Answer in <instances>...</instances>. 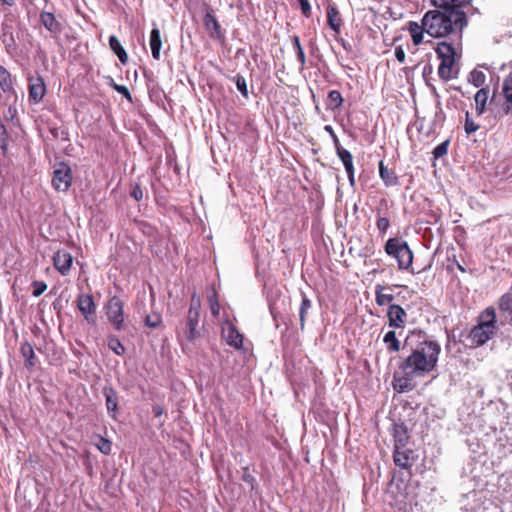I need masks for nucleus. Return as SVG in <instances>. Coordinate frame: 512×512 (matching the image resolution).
Segmentation results:
<instances>
[{
  "instance_id": "nucleus-6",
  "label": "nucleus",
  "mask_w": 512,
  "mask_h": 512,
  "mask_svg": "<svg viewBox=\"0 0 512 512\" xmlns=\"http://www.w3.org/2000/svg\"><path fill=\"white\" fill-rule=\"evenodd\" d=\"M433 10L454 17L468 19L466 9L472 5V0H429Z\"/></svg>"
},
{
  "instance_id": "nucleus-55",
  "label": "nucleus",
  "mask_w": 512,
  "mask_h": 512,
  "mask_svg": "<svg viewBox=\"0 0 512 512\" xmlns=\"http://www.w3.org/2000/svg\"><path fill=\"white\" fill-rule=\"evenodd\" d=\"M348 176V180L351 186L355 185V175H354V169H351V172H346Z\"/></svg>"
},
{
  "instance_id": "nucleus-48",
  "label": "nucleus",
  "mask_w": 512,
  "mask_h": 512,
  "mask_svg": "<svg viewBox=\"0 0 512 512\" xmlns=\"http://www.w3.org/2000/svg\"><path fill=\"white\" fill-rule=\"evenodd\" d=\"M297 1H298L299 5H300L302 14L305 17H310V15H311V6H310L309 1L308 0H297Z\"/></svg>"
},
{
  "instance_id": "nucleus-5",
  "label": "nucleus",
  "mask_w": 512,
  "mask_h": 512,
  "mask_svg": "<svg viewBox=\"0 0 512 512\" xmlns=\"http://www.w3.org/2000/svg\"><path fill=\"white\" fill-rule=\"evenodd\" d=\"M385 252L395 258L398 262V268L408 270L413 263V252L406 241L399 238H390L385 244Z\"/></svg>"
},
{
  "instance_id": "nucleus-50",
  "label": "nucleus",
  "mask_w": 512,
  "mask_h": 512,
  "mask_svg": "<svg viewBox=\"0 0 512 512\" xmlns=\"http://www.w3.org/2000/svg\"><path fill=\"white\" fill-rule=\"evenodd\" d=\"M113 88L118 92L120 93L121 95H123L125 98L131 100V94L128 90V88L126 86H123V85H117V84H114L113 85Z\"/></svg>"
},
{
  "instance_id": "nucleus-27",
  "label": "nucleus",
  "mask_w": 512,
  "mask_h": 512,
  "mask_svg": "<svg viewBox=\"0 0 512 512\" xmlns=\"http://www.w3.org/2000/svg\"><path fill=\"white\" fill-rule=\"evenodd\" d=\"M301 294H302V301H301V305L299 308V320H300V329L304 330L306 317L308 315V312L312 308V302L303 292Z\"/></svg>"
},
{
  "instance_id": "nucleus-15",
  "label": "nucleus",
  "mask_w": 512,
  "mask_h": 512,
  "mask_svg": "<svg viewBox=\"0 0 512 512\" xmlns=\"http://www.w3.org/2000/svg\"><path fill=\"white\" fill-rule=\"evenodd\" d=\"M401 373H395L393 376L394 389L399 393L411 391L415 386L413 380L419 375L410 374L408 371H401Z\"/></svg>"
},
{
  "instance_id": "nucleus-26",
  "label": "nucleus",
  "mask_w": 512,
  "mask_h": 512,
  "mask_svg": "<svg viewBox=\"0 0 512 512\" xmlns=\"http://www.w3.org/2000/svg\"><path fill=\"white\" fill-rule=\"evenodd\" d=\"M20 352L25 359V366L31 368L35 366V353L32 345L28 342L21 343Z\"/></svg>"
},
{
  "instance_id": "nucleus-37",
  "label": "nucleus",
  "mask_w": 512,
  "mask_h": 512,
  "mask_svg": "<svg viewBox=\"0 0 512 512\" xmlns=\"http://www.w3.org/2000/svg\"><path fill=\"white\" fill-rule=\"evenodd\" d=\"M377 229L381 234H385L390 226V221L387 217L381 216V210H377V221H376Z\"/></svg>"
},
{
  "instance_id": "nucleus-41",
  "label": "nucleus",
  "mask_w": 512,
  "mask_h": 512,
  "mask_svg": "<svg viewBox=\"0 0 512 512\" xmlns=\"http://www.w3.org/2000/svg\"><path fill=\"white\" fill-rule=\"evenodd\" d=\"M448 146H449V140H445L444 142L437 145L432 152L434 158L438 159V158H441L444 155H446L448 152Z\"/></svg>"
},
{
  "instance_id": "nucleus-31",
  "label": "nucleus",
  "mask_w": 512,
  "mask_h": 512,
  "mask_svg": "<svg viewBox=\"0 0 512 512\" xmlns=\"http://www.w3.org/2000/svg\"><path fill=\"white\" fill-rule=\"evenodd\" d=\"M336 153L337 156L340 158L341 162L343 163L345 171L351 172V169H354L352 154L343 147L338 148L336 150Z\"/></svg>"
},
{
  "instance_id": "nucleus-9",
  "label": "nucleus",
  "mask_w": 512,
  "mask_h": 512,
  "mask_svg": "<svg viewBox=\"0 0 512 512\" xmlns=\"http://www.w3.org/2000/svg\"><path fill=\"white\" fill-rule=\"evenodd\" d=\"M72 183V172L68 164L61 162L55 165L52 185L57 191L65 192Z\"/></svg>"
},
{
  "instance_id": "nucleus-46",
  "label": "nucleus",
  "mask_w": 512,
  "mask_h": 512,
  "mask_svg": "<svg viewBox=\"0 0 512 512\" xmlns=\"http://www.w3.org/2000/svg\"><path fill=\"white\" fill-rule=\"evenodd\" d=\"M32 285L34 288L33 296L35 297H39L47 289V285L43 281H34Z\"/></svg>"
},
{
  "instance_id": "nucleus-34",
  "label": "nucleus",
  "mask_w": 512,
  "mask_h": 512,
  "mask_svg": "<svg viewBox=\"0 0 512 512\" xmlns=\"http://www.w3.org/2000/svg\"><path fill=\"white\" fill-rule=\"evenodd\" d=\"M201 300L200 297L193 293L190 301L188 314L190 316L200 317Z\"/></svg>"
},
{
  "instance_id": "nucleus-29",
  "label": "nucleus",
  "mask_w": 512,
  "mask_h": 512,
  "mask_svg": "<svg viewBox=\"0 0 512 512\" xmlns=\"http://www.w3.org/2000/svg\"><path fill=\"white\" fill-rule=\"evenodd\" d=\"M488 88H481L477 93L475 94V106H476V112L478 115H481L484 113L486 108V103L488 100Z\"/></svg>"
},
{
  "instance_id": "nucleus-52",
  "label": "nucleus",
  "mask_w": 512,
  "mask_h": 512,
  "mask_svg": "<svg viewBox=\"0 0 512 512\" xmlns=\"http://www.w3.org/2000/svg\"><path fill=\"white\" fill-rule=\"evenodd\" d=\"M296 56H297L298 61L301 64V67H304V65L306 63V58H305V53H304V50L302 47H299V49L296 51Z\"/></svg>"
},
{
  "instance_id": "nucleus-23",
  "label": "nucleus",
  "mask_w": 512,
  "mask_h": 512,
  "mask_svg": "<svg viewBox=\"0 0 512 512\" xmlns=\"http://www.w3.org/2000/svg\"><path fill=\"white\" fill-rule=\"evenodd\" d=\"M390 288L377 285L375 288V301L378 306L390 305L394 300V295L392 293H386V290Z\"/></svg>"
},
{
  "instance_id": "nucleus-57",
  "label": "nucleus",
  "mask_w": 512,
  "mask_h": 512,
  "mask_svg": "<svg viewBox=\"0 0 512 512\" xmlns=\"http://www.w3.org/2000/svg\"><path fill=\"white\" fill-rule=\"evenodd\" d=\"M153 412H154L155 416H160L163 413V409L160 406H154Z\"/></svg>"
},
{
  "instance_id": "nucleus-22",
  "label": "nucleus",
  "mask_w": 512,
  "mask_h": 512,
  "mask_svg": "<svg viewBox=\"0 0 512 512\" xmlns=\"http://www.w3.org/2000/svg\"><path fill=\"white\" fill-rule=\"evenodd\" d=\"M327 22L332 30L335 32H339L342 26V19L340 17L339 11L335 6L329 5L327 7Z\"/></svg>"
},
{
  "instance_id": "nucleus-38",
  "label": "nucleus",
  "mask_w": 512,
  "mask_h": 512,
  "mask_svg": "<svg viewBox=\"0 0 512 512\" xmlns=\"http://www.w3.org/2000/svg\"><path fill=\"white\" fill-rule=\"evenodd\" d=\"M144 322L149 328H157L162 322V317L159 313L149 314L145 317Z\"/></svg>"
},
{
  "instance_id": "nucleus-17",
  "label": "nucleus",
  "mask_w": 512,
  "mask_h": 512,
  "mask_svg": "<svg viewBox=\"0 0 512 512\" xmlns=\"http://www.w3.org/2000/svg\"><path fill=\"white\" fill-rule=\"evenodd\" d=\"M40 21L52 35L57 36L62 32L61 23L56 20L52 13L42 11L40 13Z\"/></svg>"
},
{
  "instance_id": "nucleus-58",
  "label": "nucleus",
  "mask_w": 512,
  "mask_h": 512,
  "mask_svg": "<svg viewBox=\"0 0 512 512\" xmlns=\"http://www.w3.org/2000/svg\"><path fill=\"white\" fill-rule=\"evenodd\" d=\"M0 2L8 5V6H13L15 4V0H0Z\"/></svg>"
},
{
  "instance_id": "nucleus-12",
  "label": "nucleus",
  "mask_w": 512,
  "mask_h": 512,
  "mask_svg": "<svg viewBox=\"0 0 512 512\" xmlns=\"http://www.w3.org/2000/svg\"><path fill=\"white\" fill-rule=\"evenodd\" d=\"M222 336L229 346L235 349L242 348L243 335L229 320H226L222 325Z\"/></svg>"
},
{
  "instance_id": "nucleus-36",
  "label": "nucleus",
  "mask_w": 512,
  "mask_h": 512,
  "mask_svg": "<svg viewBox=\"0 0 512 512\" xmlns=\"http://www.w3.org/2000/svg\"><path fill=\"white\" fill-rule=\"evenodd\" d=\"M108 347L117 355H122L125 348L116 336H109Z\"/></svg>"
},
{
  "instance_id": "nucleus-3",
  "label": "nucleus",
  "mask_w": 512,
  "mask_h": 512,
  "mask_svg": "<svg viewBox=\"0 0 512 512\" xmlns=\"http://www.w3.org/2000/svg\"><path fill=\"white\" fill-rule=\"evenodd\" d=\"M496 331V312L493 307H488L478 316L477 325L471 329L468 339L472 344L481 346L488 342Z\"/></svg>"
},
{
  "instance_id": "nucleus-35",
  "label": "nucleus",
  "mask_w": 512,
  "mask_h": 512,
  "mask_svg": "<svg viewBox=\"0 0 512 512\" xmlns=\"http://www.w3.org/2000/svg\"><path fill=\"white\" fill-rule=\"evenodd\" d=\"M408 440L407 431L403 429L402 427H396L394 430V447L399 446H406V442Z\"/></svg>"
},
{
  "instance_id": "nucleus-19",
  "label": "nucleus",
  "mask_w": 512,
  "mask_h": 512,
  "mask_svg": "<svg viewBox=\"0 0 512 512\" xmlns=\"http://www.w3.org/2000/svg\"><path fill=\"white\" fill-rule=\"evenodd\" d=\"M204 26L212 38L220 39L222 37L221 27L215 16L207 12L203 19Z\"/></svg>"
},
{
  "instance_id": "nucleus-4",
  "label": "nucleus",
  "mask_w": 512,
  "mask_h": 512,
  "mask_svg": "<svg viewBox=\"0 0 512 512\" xmlns=\"http://www.w3.org/2000/svg\"><path fill=\"white\" fill-rule=\"evenodd\" d=\"M461 47V44H456V41L451 39V42H439L435 49L441 63L438 67V75L444 80L448 81L453 79V66L455 63L456 50Z\"/></svg>"
},
{
  "instance_id": "nucleus-59",
  "label": "nucleus",
  "mask_w": 512,
  "mask_h": 512,
  "mask_svg": "<svg viewBox=\"0 0 512 512\" xmlns=\"http://www.w3.org/2000/svg\"><path fill=\"white\" fill-rule=\"evenodd\" d=\"M512 111V107L507 105L506 108H505V113L508 114Z\"/></svg>"
},
{
  "instance_id": "nucleus-51",
  "label": "nucleus",
  "mask_w": 512,
  "mask_h": 512,
  "mask_svg": "<svg viewBox=\"0 0 512 512\" xmlns=\"http://www.w3.org/2000/svg\"><path fill=\"white\" fill-rule=\"evenodd\" d=\"M395 57L400 63L405 62L406 54L401 46L395 48Z\"/></svg>"
},
{
  "instance_id": "nucleus-13",
  "label": "nucleus",
  "mask_w": 512,
  "mask_h": 512,
  "mask_svg": "<svg viewBox=\"0 0 512 512\" xmlns=\"http://www.w3.org/2000/svg\"><path fill=\"white\" fill-rule=\"evenodd\" d=\"M28 82L29 100L35 104L39 103L46 94V85L43 78L40 76L29 77Z\"/></svg>"
},
{
  "instance_id": "nucleus-18",
  "label": "nucleus",
  "mask_w": 512,
  "mask_h": 512,
  "mask_svg": "<svg viewBox=\"0 0 512 512\" xmlns=\"http://www.w3.org/2000/svg\"><path fill=\"white\" fill-rule=\"evenodd\" d=\"M103 394L105 397L107 411L113 418H115L118 409L117 392L112 387L106 386L103 388Z\"/></svg>"
},
{
  "instance_id": "nucleus-7",
  "label": "nucleus",
  "mask_w": 512,
  "mask_h": 512,
  "mask_svg": "<svg viewBox=\"0 0 512 512\" xmlns=\"http://www.w3.org/2000/svg\"><path fill=\"white\" fill-rule=\"evenodd\" d=\"M177 337L182 345L198 340L201 337L199 317L187 315L177 329Z\"/></svg>"
},
{
  "instance_id": "nucleus-47",
  "label": "nucleus",
  "mask_w": 512,
  "mask_h": 512,
  "mask_svg": "<svg viewBox=\"0 0 512 512\" xmlns=\"http://www.w3.org/2000/svg\"><path fill=\"white\" fill-rule=\"evenodd\" d=\"M407 29L410 33V36L412 37V35H415L417 33H420L421 31H424V25L422 23L419 24L417 22L410 21L408 23Z\"/></svg>"
},
{
  "instance_id": "nucleus-56",
  "label": "nucleus",
  "mask_w": 512,
  "mask_h": 512,
  "mask_svg": "<svg viewBox=\"0 0 512 512\" xmlns=\"http://www.w3.org/2000/svg\"><path fill=\"white\" fill-rule=\"evenodd\" d=\"M293 45H294L295 51H297L299 49V47H302L298 36L293 37Z\"/></svg>"
},
{
  "instance_id": "nucleus-30",
  "label": "nucleus",
  "mask_w": 512,
  "mask_h": 512,
  "mask_svg": "<svg viewBox=\"0 0 512 512\" xmlns=\"http://www.w3.org/2000/svg\"><path fill=\"white\" fill-rule=\"evenodd\" d=\"M0 87L7 93L13 90V81L9 71L0 65Z\"/></svg>"
},
{
  "instance_id": "nucleus-10",
  "label": "nucleus",
  "mask_w": 512,
  "mask_h": 512,
  "mask_svg": "<svg viewBox=\"0 0 512 512\" xmlns=\"http://www.w3.org/2000/svg\"><path fill=\"white\" fill-rule=\"evenodd\" d=\"M77 307L89 324L96 323V304L90 294H80L77 297Z\"/></svg>"
},
{
  "instance_id": "nucleus-21",
  "label": "nucleus",
  "mask_w": 512,
  "mask_h": 512,
  "mask_svg": "<svg viewBox=\"0 0 512 512\" xmlns=\"http://www.w3.org/2000/svg\"><path fill=\"white\" fill-rule=\"evenodd\" d=\"M379 176L386 186H395L398 184V177L393 170L388 169L383 161L379 162Z\"/></svg>"
},
{
  "instance_id": "nucleus-24",
  "label": "nucleus",
  "mask_w": 512,
  "mask_h": 512,
  "mask_svg": "<svg viewBox=\"0 0 512 512\" xmlns=\"http://www.w3.org/2000/svg\"><path fill=\"white\" fill-rule=\"evenodd\" d=\"M383 342L386 345V349L389 353H396L400 351L401 343L398 340L394 330H390L384 335Z\"/></svg>"
},
{
  "instance_id": "nucleus-25",
  "label": "nucleus",
  "mask_w": 512,
  "mask_h": 512,
  "mask_svg": "<svg viewBox=\"0 0 512 512\" xmlns=\"http://www.w3.org/2000/svg\"><path fill=\"white\" fill-rule=\"evenodd\" d=\"M109 46L110 49L117 55L121 63L126 64L128 61V55L121 45L119 39L115 35L109 37Z\"/></svg>"
},
{
  "instance_id": "nucleus-45",
  "label": "nucleus",
  "mask_w": 512,
  "mask_h": 512,
  "mask_svg": "<svg viewBox=\"0 0 512 512\" xmlns=\"http://www.w3.org/2000/svg\"><path fill=\"white\" fill-rule=\"evenodd\" d=\"M242 480L248 485H250L252 490L255 488L257 483L255 477L249 472L248 467L244 468Z\"/></svg>"
},
{
  "instance_id": "nucleus-49",
  "label": "nucleus",
  "mask_w": 512,
  "mask_h": 512,
  "mask_svg": "<svg viewBox=\"0 0 512 512\" xmlns=\"http://www.w3.org/2000/svg\"><path fill=\"white\" fill-rule=\"evenodd\" d=\"M324 130H325L326 132H328V133H329L330 137H331V138H332V140H333V143H334V146H335V149H336V150H337L338 148L342 147V146L340 145V141H339V139H338L337 135L335 134V132H334V130H333V128H332V126H331V125H326V126L324 127Z\"/></svg>"
},
{
  "instance_id": "nucleus-53",
  "label": "nucleus",
  "mask_w": 512,
  "mask_h": 512,
  "mask_svg": "<svg viewBox=\"0 0 512 512\" xmlns=\"http://www.w3.org/2000/svg\"><path fill=\"white\" fill-rule=\"evenodd\" d=\"M425 31H421L420 33H417L415 35H412V42L415 46L420 45L423 42V33Z\"/></svg>"
},
{
  "instance_id": "nucleus-2",
  "label": "nucleus",
  "mask_w": 512,
  "mask_h": 512,
  "mask_svg": "<svg viewBox=\"0 0 512 512\" xmlns=\"http://www.w3.org/2000/svg\"><path fill=\"white\" fill-rule=\"evenodd\" d=\"M440 352L441 346L437 341L424 340L400 363L399 369L424 376L436 367Z\"/></svg>"
},
{
  "instance_id": "nucleus-1",
  "label": "nucleus",
  "mask_w": 512,
  "mask_h": 512,
  "mask_svg": "<svg viewBox=\"0 0 512 512\" xmlns=\"http://www.w3.org/2000/svg\"><path fill=\"white\" fill-rule=\"evenodd\" d=\"M424 31L433 38H450L462 44L463 31L468 19L443 14L438 10H428L422 17Z\"/></svg>"
},
{
  "instance_id": "nucleus-44",
  "label": "nucleus",
  "mask_w": 512,
  "mask_h": 512,
  "mask_svg": "<svg viewBox=\"0 0 512 512\" xmlns=\"http://www.w3.org/2000/svg\"><path fill=\"white\" fill-rule=\"evenodd\" d=\"M499 308L502 311H510L512 312V297L509 295H504L500 298Z\"/></svg>"
},
{
  "instance_id": "nucleus-42",
  "label": "nucleus",
  "mask_w": 512,
  "mask_h": 512,
  "mask_svg": "<svg viewBox=\"0 0 512 512\" xmlns=\"http://www.w3.org/2000/svg\"><path fill=\"white\" fill-rule=\"evenodd\" d=\"M97 448L103 453V454H109L111 452L112 444L109 440L99 437L98 442L96 443Z\"/></svg>"
},
{
  "instance_id": "nucleus-28",
  "label": "nucleus",
  "mask_w": 512,
  "mask_h": 512,
  "mask_svg": "<svg viewBox=\"0 0 512 512\" xmlns=\"http://www.w3.org/2000/svg\"><path fill=\"white\" fill-rule=\"evenodd\" d=\"M343 102L344 99L338 90H331L328 93L326 101L327 109L332 111L338 110L342 106Z\"/></svg>"
},
{
  "instance_id": "nucleus-20",
  "label": "nucleus",
  "mask_w": 512,
  "mask_h": 512,
  "mask_svg": "<svg viewBox=\"0 0 512 512\" xmlns=\"http://www.w3.org/2000/svg\"><path fill=\"white\" fill-rule=\"evenodd\" d=\"M149 44L153 58L159 60L162 40L160 30L156 26L151 30Z\"/></svg>"
},
{
  "instance_id": "nucleus-60",
  "label": "nucleus",
  "mask_w": 512,
  "mask_h": 512,
  "mask_svg": "<svg viewBox=\"0 0 512 512\" xmlns=\"http://www.w3.org/2000/svg\"><path fill=\"white\" fill-rule=\"evenodd\" d=\"M51 132H52V134H53L55 137H57V136H58V131H57V129H56V128L51 129Z\"/></svg>"
},
{
  "instance_id": "nucleus-43",
  "label": "nucleus",
  "mask_w": 512,
  "mask_h": 512,
  "mask_svg": "<svg viewBox=\"0 0 512 512\" xmlns=\"http://www.w3.org/2000/svg\"><path fill=\"white\" fill-rule=\"evenodd\" d=\"M464 129H465V132L467 134H472L474 132H476L478 129H479V125H477L471 118H470V115L469 113L467 112L466 113V118H465V124H464Z\"/></svg>"
},
{
  "instance_id": "nucleus-32",
  "label": "nucleus",
  "mask_w": 512,
  "mask_h": 512,
  "mask_svg": "<svg viewBox=\"0 0 512 512\" xmlns=\"http://www.w3.org/2000/svg\"><path fill=\"white\" fill-rule=\"evenodd\" d=\"M210 311L213 316H218L220 313V304L217 298V292L215 289H212L211 292L207 296Z\"/></svg>"
},
{
  "instance_id": "nucleus-11",
  "label": "nucleus",
  "mask_w": 512,
  "mask_h": 512,
  "mask_svg": "<svg viewBox=\"0 0 512 512\" xmlns=\"http://www.w3.org/2000/svg\"><path fill=\"white\" fill-rule=\"evenodd\" d=\"M393 460L398 467L410 469L417 460V455L412 449L401 446L400 444L394 447Z\"/></svg>"
},
{
  "instance_id": "nucleus-54",
  "label": "nucleus",
  "mask_w": 512,
  "mask_h": 512,
  "mask_svg": "<svg viewBox=\"0 0 512 512\" xmlns=\"http://www.w3.org/2000/svg\"><path fill=\"white\" fill-rule=\"evenodd\" d=\"M131 196L134 197L137 201L141 200L143 197V192L139 186H136L131 192Z\"/></svg>"
},
{
  "instance_id": "nucleus-16",
  "label": "nucleus",
  "mask_w": 512,
  "mask_h": 512,
  "mask_svg": "<svg viewBox=\"0 0 512 512\" xmlns=\"http://www.w3.org/2000/svg\"><path fill=\"white\" fill-rule=\"evenodd\" d=\"M53 262L55 268L62 275H66L70 271L71 265L73 263V257L69 252L65 250H59L55 253Z\"/></svg>"
},
{
  "instance_id": "nucleus-39",
  "label": "nucleus",
  "mask_w": 512,
  "mask_h": 512,
  "mask_svg": "<svg viewBox=\"0 0 512 512\" xmlns=\"http://www.w3.org/2000/svg\"><path fill=\"white\" fill-rule=\"evenodd\" d=\"M503 94L506 101L512 104V74L503 83Z\"/></svg>"
},
{
  "instance_id": "nucleus-33",
  "label": "nucleus",
  "mask_w": 512,
  "mask_h": 512,
  "mask_svg": "<svg viewBox=\"0 0 512 512\" xmlns=\"http://www.w3.org/2000/svg\"><path fill=\"white\" fill-rule=\"evenodd\" d=\"M468 80L475 87H481L485 83L486 75L482 71L474 69L470 72Z\"/></svg>"
},
{
  "instance_id": "nucleus-8",
  "label": "nucleus",
  "mask_w": 512,
  "mask_h": 512,
  "mask_svg": "<svg viewBox=\"0 0 512 512\" xmlns=\"http://www.w3.org/2000/svg\"><path fill=\"white\" fill-rule=\"evenodd\" d=\"M105 311L108 321L118 331L124 328V303L117 297L113 296L105 305Z\"/></svg>"
},
{
  "instance_id": "nucleus-40",
  "label": "nucleus",
  "mask_w": 512,
  "mask_h": 512,
  "mask_svg": "<svg viewBox=\"0 0 512 512\" xmlns=\"http://www.w3.org/2000/svg\"><path fill=\"white\" fill-rule=\"evenodd\" d=\"M235 84L239 92L245 97H248V89H247V83L245 78L242 75H236L235 78Z\"/></svg>"
},
{
  "instance_id": "nucleus-14",
  "label": "nucleus",
  "mask_w": 512,
  "mask_h": 512,
  "mask_svg": "<svg viewBox=\"0 0 512 512\" xmlns=\"http://www.w3.org/2000/svg\"><path fill=\"white\" fill-rule=\"evenodd\" d=\"M388 324L392 328H404L406 325L407 313L397 304H390L387 311Z\"/></svg>"
}]
</instances>
